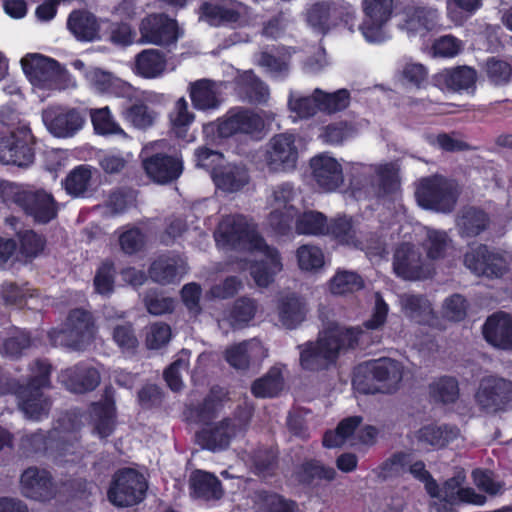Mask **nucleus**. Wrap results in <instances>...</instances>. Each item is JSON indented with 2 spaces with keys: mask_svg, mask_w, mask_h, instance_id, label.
I'll return each mask as SVG.
<instances>
[{
  "mask_svg": "<svg viewBox=\"0 0 512 512\" xmlns=\"http://www.w3.org/2000/svg\"><path fill=\"white\" fill-rule=\"evenodd\" d=\"M218 246L243 251H257L263 259L251 267V276L260 287L270 285L283 265L279 252L269 247L256 230L255 224L245 216H225L214 234Z\"/></svg>",
  "mask_w": 512,
  "mask_h": 512,
  "instance_id": "f257e3e1",
  "label": "nucleus"
},
{
  "mask_svg": "<svg viewBox=\"0 0 512 512\" xmlns=\"http://www.w3.org/2000/svg\"><path fill=\"white\" fill-rule=\"evenodd\" d=\"M361 331L339 325L336 322L326 323L315 343L309 342L301 346L300 363L308 370H318L333 363L340 352L353 347Z\"/></svg>",
  "mask_w": 512,
  "mask_h": 512,
  "instance_id": "f03ea898",
  "label": "nucleus"
},
{
  "mask_svg": "<svg viewBox=\"0 0 512 512\" xmlns=\"http://www.w3.org/2000/svg\"><path fill=\"white\" fill-rule=\"evenodd\" d=\"M22 69L33 86L48 90L76 87V81L55 60L42 54L30 53L21 59Z\"/></svg>",
  "mask_w": 512,
  "mask_h": 512,
  "instance_id": "7ed1b4c3",
  "label": "nucleus"
},
{
  "mask_svg": "<svg viewBox=\"0 0 512 512\" xmlns=\"http://www.w3.org/2000/svg\"><path fill=\"white\" fill-rule=\"evenodd\" d=\"M2 194L4 201L17 204L39 223H47L57 215L52 195L44 190H24L8 183L2 187Z\"/></svg>",
  "mask_w": 512,
  "mask_h": 512,
  "instance_id": "20e7f679",
  "label": "nucleus"
},
{
  "mask_svg": "<svg viewBox=\"0 0 512 512\" xmlns=\"http://www.w3.org/2000/svg\"><path fill=\"white\" fill-rule=\"evenodd\" d=\"M51 367L44 361H36L32 368V377L29 383L18 392L19 407L30 419L39 420L46 416L50 402L40 391L49 386V374Z\"/></svg>",
  "mask_w": 512,
  "mask_h": 512,
  "instance_id": "39448f33",
  "label": "nucleus"
},
{
  "mask_svg": "<svg viewBox=\"0 0 512 512\" xmlns=\"http://www.w3.org/2000/svg\"><path fill=\"white\" fill-rule=\"evenodd\" d=\"M298 197L297 189L289 182L271 188L266 202L270 209L267 222L276 232L285 234L290 229L293 219L298 214Z\"/></svg>",
  "mask_w": 512,
  "mask_h": 512,
  "instance_id": "423d86ee",
  "label": "nucleus"
},
{
  "mask_svg": "<svg viewBox=\"0 0 512 512\" xmlns=\"http://www.w3.org/2000/svg\"><path fill=\"white\" fill-rule=\"evenodd\" d=\"M95 328L89 312L76 309L70 312L64 328L49 333L54 346H66L73 350L85 349L93 340Z\"/></svg>",
  "mask_w": 512,
  "mask_h": 512,
  "instance_id": "0eeeda50",
  "label": "nucleus"
},
{
  "mask_svg": "<svg viewBox=\"0 0 512 512\" xmlns=\"http://www.w3.org/2000/svg\"><path fill=\"white\" fill-rule=\"evenodd\" d=\"M367 372L374 381L369 385L364 383L360 375H357L353 383L363 393H392L395 392L402 381L404 368L396 360L384 358L376 360L367 367Z\"/></svg>",
  "mask_w": 512,
  "mask_h": 512,
  "instance_id": "6e6552de",
  "label": "nucleus"
},
{
  "mask_svg": "<svg viewBox=\"0 0 512 512\" xmlns=\"http://www.w3.org/2000/svg\"><path fill=\"white\" fill-rule=\"evenodd\" d=\"M298 159L299 148L294 134L279 133L268 141L264 153V163L269 172H291L296 169Z\"/></svg>",
  "mask_w": 512,
  "mask_h": 512,
  "instance_id": "1a4fd4ad",
  "label": "nucleus"
},
{
  "mask_svg": "<svg viewBox=\"0 0 512 512\" xmlns=\"http://www.w3.org/2000/svg\"><path fill=\"white\" fill-rule=\"evenodd\" d=\"M147 482L142 474L126 468L118 471L108 491V499L119 507L132 506L144 499Z\"/></svg>",
  "mask_w": 512,
  "mask_h": 512,
  "instance_id": "9d476101",
  "label": "nucleus"
},
{
  "mask_svg": "<svg viewBox=\"0 0 512 512\" xmlns=\"http://www.w3.org/2000/svg\"><path fill=\"white\" fill-rule=\"evenodd\" d=\"M252 415V409H242L234 418L224 419L211 427H207L198 435L203 447L217 451L228 447L232 438L241 434L247 428Z\"/></svg>",
  "mask_w": 512,
  "mask_h": 512,
  "instance_id": "9b49d317",
  "label": "nucleus"
},
{
  "mask_svg": "<svg viewBox=\"0 0 512 512\" xmlns=\"http://www.w3.org/2000/svg\"><path fill=\"white\" fill-rule=\"evenodd\" d=\"M416 198L420 206L439 212H449L456 202V193L451 182L438 176L421 180Z\"/></svg>",
  "mask_w": 512,
  "mask_h": 512,
  "instance_id": "f8f14e48",
  "label": "nucleus"
},
{
  "mask_svg": "<svg viewBox=\"0 0 512 512\" xmlns=\"http://www.w3.org/2000/svg\"><path fill=\"white\" fill-rule=\"evenodd\" d=\"M396 0H363L365 18L360 26L364 38L371 43L386 39L385 25L391 19Z\"/></svg>",
  "mask_w": 512,
  "mask_h": 512,
  "instance_id": "ddd939ff",
  "label": "nucleus"
},
{
  "mask_svg": "<svg viewBox=\"0 0 512 512\" xmlns=\"http://www.w3.org/2000/svg\"><path fill=\"white\" fill-rule=\"evenodd\" d=\"M464 480L465 475L460 472L448 479L440 489L437 486V494L430 495L439 501L434 503L437 512H448L451 506L458 502L484 504L486 499L484 496L477 494L472 488L462 487Z\"/></svg>",
  "mask_w": 512,
  "mask_h": 512,
  "instance_id": "4468645a",
  "label": "nucleus"
},
{
  "mask_svg": "<svg viewBox=\"0 0 512 512\" xmlns=\"http://www.w3.org/2000/svg\"><path fill=\"white\" fill-rule=\"evenodd\" d=\"M42 119L48 131L60 138L72 137L85 123L78 110L62 106L48 107L42 112Z\"/></svg>",
  "mask_w": 512,
  "mask_h": 512,
  "instance_id": "2eb2a0df",
  "label": "nucleus"
},
{
  "mask_svg": "<svg viewBox=\"0 0 512 512\" xmlns=\"http://www.w3.org/2000/svg\"><path fill=\"white\" fill-rule=\"evenodd\" d=\"M475 397L483 409H506L512 405V382L504 378H485L481 381Z\"/></svg>",
  "mask_w": 512,
  "mask_h": 512,
  "instance_id": "dca6fc26",
  "label": "nucleus"
},
{
  "mask_svg": "<svg viewBox=\"0 0 512 512\" xmlns=\"http://www.w3.org/2000/svg\"><path fill=\"white\" fill-rule=\"evenodd\" d=\"M20 488L25 497L38 501L50 500L61 492L49 472L36 467H30L22 473Z\"/></svg>",
  "mask_w": 512,
  "mask_h": 512,
  "instance_id": "f3484780",
  "label": "nucleus"
},
{
  "mask_svg": "<svg viewBox=\"0 0 512 512\" xmlns=\"http://www.w3.org/2000/svg\"><path fill=\"white\" fill-rule=\"evenodd\" d=\"M393 268L398 276L407 280L424 279L432 274L430 266L424 262L421 254L410 243H403L397 247Z\"/></svg>",
  "mask_w": 512,
  "mask_h": 512,
  "instance_id": "a211bd4d",
  "label": "nucleus"
},
{
  "mask_svg": "<svg viewBox=\"0 0 512 512\" xmlns=\"http://www.w3.org/2000/svg\"><path fill=\"white\" fill-rule=\"evenodd\" d=\"M313 180L326 192L337 190L344 182L343 168L338 160L328 154L316 155L310 160Z\"/></svg>",
  "mask_w": 512,
  "mask_h": 512,
  "instance_id": "6ab92c4d",
  "label": "nucleus"
},
{
  "mask_svg": "<svg viewBox=\"0 0 512 512\" xmlns=\"http://www.w3.org/2000/svg\"><path fill=\"white\" fill-rule=\"evenodd\" d=\"M141 40L155 45H167L178 38L175 20L163 14H153L144 18L140 25Z\"/></svg>",
  "mask_w": 512,
  "mask_h": 512,
  "instance_id": "aec40b11",
  "label": "nucleus"
},
{
  "mask_svg": "<svg viewBox=\"0 0 512 512\" xmlns=\"http://www.w3.org/2000/svg\"><path fill=\"white\" fill-rule=\"evenodd\" d=\"M464 264L474 274L486 277H500L507 269L505 260L500 255L489 251L484 245H479L467 252Z\"/></svg>",
  "mask_w": 512,
  "mask_h": 512,
  "instance_id": "412c9836",
  "label": "nucleus"
},
{
  "mask_svg": "<svg viewBox=\"0 0 512 512\" xmlns=\"http://www.w3.org/2000/svg\"><path fill=\"white\" fill-rule=\"evenodd\" d=\"M225 84L210 79H200L189 84L188 91L195 109L201 111L215 110L223 101Z\"/></svg>",
  "mask_w": 512,
  "mask_h": 512,
  "instance_id": "4be33fe9",
  "label": "nucleus"
},
{
  "mask_svg": "<svg viewBox=\"0 0 512 512\" xmlns=\"http://www.w3.org/2000/svg\"><path fill=\"white\" fill-rule=\"evenodd\" d=\"M267 355V349L257 338L233 344L224 352L225 360L237 370H246L249 368L251 361L262 360Z\"/></svg>",
  "mask_w": 512,
  "mask_h": 512,
  "instance_id": "5701e85b",
  "label": "nucleus"
},
{
  "mask_svg": "<svg viewBox=\"0 0 512 512\" xmlns=\"http://www.w3.org/2000/svg\"><path fill=\"white\" fill-rule=\"evenodd\" d=\"M327 234L332 235L340 243L353 245L365 249L368 255L381 256L385 252L383 243L380 240L375 241V245L364 244L357 237V230L350 218L341 217L334 219L326 228Z\"/></svg>",
  "mask_w": 512,
  "mask_h": 512,
  "instance_id": "b1692460",
  "label": "nucleus"
},
{
  "mask_svg": "<svg viewBox=\"0 0 512 512\" xmlns=\"http://www.w3.org/2000/svg\"><path fill=\"white\" fill-rule=\"evenodd\" d=\"M143 168L154 182L166 184L179 178L183 171V163L177 157L155 154L143 160Z\"/></svg>",
  "mask_w": 512,
  "mask_h": 512,
  "instance_id": "393cba45",
  "label": "nucleus"
},
{
  "mask_svg": "<svg viewBox=\"0 0 512 512\" xmlns=\"http://www.w3.org/2000/svg\"><path fill=\"white\" fill-rule=\"evenodd\" d=\"M58 379L69 391L85 393L99 385L100 374L94 367L78 364L61 371Z\"/></svg>",
  "mask_w": 512,
  "mask_h": 512,
  "instance_id": "a878e982",
  "label": "nucleus"
},
{
  "mask_svg": "<svg viewBox=\"0 0 512 512\" xmlns=\"http://www.w3.org/2000/svg\"><path fill=\"white\" fill-rule=\"evenodd\" d=\"M263 127L260 116L249 110L231 111L220 121L218 132L221 137H230L236 133H253Z\"/></svg>",
  "mask_w": 512,
  "mask_h": 512,
  "instance_id": "bb28decb",
  "label": "nucleus"
},
{
  "mask_svg": "<svg viewBox=\"0 0 512 512\" xmlns=\"http://www.w3.org/2000/svg\"><path fill=\"white\" fill-rule=\"evenodd\" d=\"M487 342L503 350H512V316L504 312L490 316L483 327Z\"/></svg>",
  "mask_w": 512,
  "mask_h": 512,
  "instance_id": "cd10ccee",
  "label": "nucleus"
},
{
  "mask_svg": "<svg viewBox=\"0 0 512 512\" xmlns=\"http://www.w3.org/2000/svg\"><path fill=\"white\" fill-rule=\"evenodd\" d=\"M409 467V472L419 481L425 484V488L430 495L437 494V483L432 479L430 473L426 470L425 464L422 461H416L410 463L408 456L405 454H396L389 460L385 461L381 469L384 472V476H389L394 472H397V467Z\"/></svg>",
  "mask_w": 512,
  "mask_h": 512,
  "instance_id": "c85d7f7f",
  "label": "nucleus"
},
{
  "mask_svg": "<svg viewBox=\"0 0 512 512\" xmlns=\"http://www.w3.org/2000/svg\"><path fill=\"white\" fill-rule=\"evenodd\" d=\"M67 28L77 40L90 42L98 38L100 25L91 12L75 10L68 17Z\"/></svg>",
  "mask_w": 512,
  "mask_h": 512,
  "instance_id": "c756f323",
  "label": "nucleus"
},
{
  "mask_svg": "<svg viewBox=\"0 0 512 512\" xmlns=\"http://www.w3.org/2000/svg\"><path fill=\"white\" fill-rule=\"evenodd\" d=\"M85 78L89 86L100 94H115L117 96L124 95L130 86L114 76L111 72L100 68H90L85 72Z\"/></svg>",
  "mask_w": 512,
  "mask_h": 512,
  "instance_id": "7c9ffc66",
  "label": "nucleus"
},
{
  "mask_svg": "<svg viewBox=\"0 0 512 512\" xmlns=\"http://www.w3.org/2000/svg\"><path fill=\"white\" fill-rule=\"evenodd\" d=\"M362 423V417L352 416L343 419L334 432H327L323 438V444L328 448H336L348 444H359L358 432Z\"/></svg>",
  "mask_w": 512,
  "mask_h": 512,
  "instance_id": "2f4dec72",
  "label": "nucleus"
},
{
  "mask_svg": "<svg viewBox=\"0 0 512 512\" xmlns=\"http://www.w3.org/2000/svg\"><path fill=\"white\" fill-rule=\"evenodd\" d=\"M215 185L225 192H237L249 181L247 170L244 166L227 164L219 166L212 172Z\"/></svg>",
  "mask_w": 512,
  "mask_h": 512,
  "instance_id": "473e14b6",
  "label": "nucleus"
},
{
  "mask_svg": "<svg viewBox=\"0 0 512 512\" xmlns=\"http://www.w3.org/2000/svg\"><path fill=\"white\" fill-rule=\"evenodd\" d=\"M186 272L184 261L176 256H162L155 260L149 275L154 282L169 284L178 280Z\"/></svg>",
  "mask_w": 512,
  "mask_h": 512,
  "instance_id": "72a5a7b5",
  "label": "nucleus"
},
{
  "mask_svg": "<svg viewBox=\"0 0 512 512\" xmlns=\"http://www.w3.org/2000/svg\"><path fill=\"white\" fill-rule=\"evenodd\" d=\"M438 21V12L433 8L406 7L403 11L401 27L409 33H420L431 30Z\"/></svg>",
  "mask_w": 512,
  "mask_h": 512,
  "instance_id": "f704fd0d",
  "label": "nucleus"
},
{
  "mask_svg": "<svg viewBox=\"0 0 512 512\" xmlns=\"http://www.w3.org/2000/svg\"><path fill=\"white\" fill-rule=\"evenodd\" d=\"M191 496L204 500H217L223 495L220 481L211 473L196 470L189 479Z\"/></svg>",
  "mask_w": 512,
  "mask_h": 512,
  "instance_id": "c9c22d12",
  "label": "nucleus"
},
{
  "mask_svg": "<svg viewBox=\"0 0 512 512\" xmlns=\"http://www.w3.org/2000/svg\"><path fill=\"white\" fill-rule=\"evenodd\" d=\"M166 66L164 53L158 49H145L136 55L134 71L143 78L153 79L161 76Z\"/></svg>",
  "mask_w": 512,
  "mask_h": 512,
  "instance_id": "e433bc0d",
  "label": "nucleus"
},
{
  "mask_svg": "<svg viewBox=\"0 0 512 512\" xmlns=\"http://www.w3.org/2000/svg\"><path fill=\"white\" fill-rule=\"evenodd\" d=\"M422 246L427 257L431 260L444 259L453 256L455 253L452 239L442 230L427 228Z\"/></svg>",
  "mask_w": 512,
  "mask_h": 512,
  "instance_id": "4c0bfd02",
  "label": "nucleus"
},
{
  "mask_svg": "<svg viewBox=\"0 0 512 512\" xmlns=\"http://www.w3.org/2000/svg\"><path fill=\"white\" fill-rule=\"evenodd\" d=\"M435 81L452 91L467 90L475 84L476 71L467 66L445 69L435 76Z\"/></svg>",
  "mask_w": 512,
  "mask_h": 512,
  "instance_id": "58836bf2",
  "label": "nucleus"
},
{
  "mask_svg": "<svg viewBox=\"0 0 512 512\" xmlns=\"http://www.w3.org/2000/svg\"><path fill=\"white\" fill-rule=\"evenodd\" d=\"M402 312L418 323L429 322L433 317L431 303L422 295L403 293L399 296Z\"/></svg>",
  "mask_w": 512,
  "mask_h": 512,
  "instance_id": "ea45409f",
  "label": "nucleus"
},
{
  "mask_svg": "<svg viewBox=\"0 0 512 512\" xmlns=\"http://www.w3.org/2000/svg\"><path fill=\"white\" fill-rule=\"evenodd\" d=\"M458 435L459 430L456 427L428 425L419 429L415 434V438L424 447H443L456 439Z\"/></svg>",
  "mask_w": 512,
  "mask_h": 512,
  "instance_id": "a19ab883",
  "label": "nucleus"
},
{
  "mask_svg": "<svg viewBox=\"0 0 512 512\" xmlns=\"http://www.w3.org/2000/svg\"><path fill=\"white\" fill-rule=\"evenodd\" d=\"M115 407L110 399L103 403L94 404L91 411L93 433L100 438H106L114 430Z\"/></svg>",
  "mask_w": 512,
  "mask_h": 512,
  "instance_id": "79ce46f5",
  "label": "nucleus"
},
{
  "mask_svg": "<svg viewBox=\"0 0 512 512\" xmlns=\"http://www.w3.org/2000/svg\"><path fill=\"white\" fill-rule=\"evenodd\" d=\"M238 93L244 100L261 104L269 98V90L251 71L243 73L238 79Z\"/></svg>",
  "mask_w": 512,
  "mask_h": 512,
  "instance_id": "37998d69",
  "label": "nucleus"
},
{
  "mask_svg": "<svg viewBox=\"0 0 512 512\" xmlns=\"http://www.w3.org/2000/svg\"><path fill=\"white\" fill-rule=\"evenodd\" d=\"M257 309L255 300L248 297L239 298L223 321L235 329L243 328L255 317Z\"/></svg>",
  "mask_w": 512,
  "mask_h": 512,
  "instance_id": "c03bdc74",
  "label": "nucleus"
},
{
  "mask_svg": "<svg viewBox=\"0 0 512 512\" xmlns=\"http://www.w3.org/2000/svg\"><path fill=\"white\" fill-rule=\"evenodd\" d=\"M304 316V305L297 297L286 296L280 300L278 318L282 326L293 329L303 321Z\"/></svg>",
  "mask_w": 512,
  "mask_h": 512,
  "instance_id": "a18cd8bd",
  "label": "nucleus"
},
{
  "mask_svg": "<svg viewBox=\"0 0 512 512\" xmlns=\"http://www.w3.org/2000/svg\"><path fill=\"white\" fill-rule=\"evenodd\" d=\"M335 9L329 3L318 2L313 4L306 13L308 25L315 31L325 34L332 26Z\"/></svg>",
  "mask_w": 512,
  "mask_h": 512,
  "instance_id": "49530a36",
  "label": "nucleus"
},
{
  "mask_svg": "<svg viewBox=\"0 0 512 512\" xmlns=\"http://www.w3.org/2000/svg\"><path fill=\"white\" fill-rule=\"evenodd\" d=\"M16 135V132H12L9 136L0 138V162L25 167L33 162L34 152L24 145L21 156L13 154L12 146L16 143Z\"/></svg>",
  "mask_w": 512,
  "mask_h": 512,
  "instance_id": "de8ad7c7",
  "label": "nucleus"
},
{
  "mask_svg": "<svg viewBox=\"0 0 512 512\" xmlns=\"http://www.w3.org/2000/svg\"><path fill=\"white\" fill-rule=\"evenodd\" d=\"M488 222L489 219L482 210L468 208L459 217L457 226L462 235L476 236L485 230Z\"/></svg>",
  "mask_w": 512,
  "mask_h": 512,
  "instance_id": "09e8293b",
  "label": "nucleus"
},
{
  "mask_svg": "<svg viewBox=\"0 0 512 512\" xmlns=\"http://www.w3.org/2000/svg\"><path fill=\"white\" fill-rule=\"evenodd\" d=\"M283 388V378L279 368H271L267 374L253 382L251 391L260 398L276 396Z\"/></svg>",
  "mask_w": 512,
  "mask_h": 512,
  "instance_id": "8fccbe9b",
  "label": "nucleus"
},
{
  "mask_svg": "<svg viewBox=\"0 0 512 512\" xmlns=\"http://www.w3.org/2000/svg\"><path fill=\"white\" fill-rule=\"evenodd\" d=\"M90 117L94 130L97 134L104 136L120 135L124 138H128L125 131L113 119L108 107L91 109Z\"/></svg>",
  "mask_w": 512,
  "mask_h": 512,
  "instance_id": "3c124183",
  "label": "nucleus"
},
{
  "mask_svg": "<svg viewBox=\"0 0 512 512\" xmlns=\"http://www.w3.org/2000/svg\"><path fill=\"white\" fill-rule=\"evenodd\" d=\"M364 287V281L353 271L340 270L330 280L329 288L335 295L354 293Z\"/></svg>",
  "mask_w": 512,
  "mask_h": 512,
  "instance_id": "603ef678",
  "label": "nucleus"
},
{
  "mask_svg": "<svg viewBox=\"0 0 512 512\" xmlns=\"http://www.w3.org/2000/svg\"><path fill=\"white\" fill-rule=\"evenodd\" d=\"M297 479L302 483H310L314 479L331 481L335 478L336 471L332 467L325 466L318 461L304 462L296 472Z\"/></svg>",
  "mask_w": 512,
  "mask_h": 512,
  "instance_id": "864d4df0",
  "label": "nucleus"
},
{
  "mask_svg": "<svg viewBox=\"0 0 512 512\" xmlns=\"http://www.w3.org/2000/svg\"><path fill=\"white\" fill-rule=\"evenodd\" d=\"M430 394L436 401L453 403L459 397L458 382L453 377H441L430 385Z\"/></svg>",
  "mask_w": 512,
  "mask_h": 512,
  "instance_id": "5fc2aeb1",
  "label": "nucleus"
},
{
  "mask_svg": "<svg viewBox=\"0 0 512 512\" xmlns=\"http://www.w3.org/2000/svg\"><path fill=\"white\" fill-rule=\"evenodd\" d=\"M326 228V217L320 212L308 211L300 215L296 220V231L299 234H325Z\"/></svg>",
  "mask_w": 512,
  "mask_h": 512,
  "instance_id": "6e6d98bb",
  "label": "nucleus"
},
{
  "mask_svg": "<svg viewBox=\"0 0 512 512\" xmlns=\"http://www.w3.org/2000/svg\"><path fill=\"white\" fill-rule=\"evenodd\" d=\"M298 266L304 271H316L324 265V254L313 245H302L296 251Z\"/></svg>",
  "mask_w": 512,
  "mask_h": 512,
  "instance_id": "4d7b16f0",
  "label": "nucleus"
},
{
  "mask_svg": "<svg viewBox=\"0 0 512 512\" xmlns=\"http://www.w3.org/2000/svg\"><path fill=\"white\" fill-rule=\"evenodd\" d=\"M90 180V169L85 166H78L67 175L64 182L65 189L72 196H80L88 189Z\"/></svg>",
  "mask_w": 512,
  "mask_h": 512,
  "instance_id": "13d9d810",
  "label": "nucleus"
},
{
  "mask_svg": "<svg viewBox=\"0 0 512 512\" xmlns=\"http://www.w3.org/2000/svg\"><path fill=\"white\" fill-rule=\"evenodd\" d=\"M316 95L320 97V109L328 113L341 111L350 102V93L346 89H340L334 93H325L320 89H316Z\"/></svg>",
  "mask_w": 512,
  "mask_h": 512,
  "instance_id": "bf43d9fd",
  "label": "nucleus"
},
{
  "mask_svg": "<svg viewBox=\"0 0 512 512\" xmlns=\"http://www.w3.org/2000/svg\"><path fill=\"white\" fill-rule=\"evenodd\" d=\"M203 12L212 25L236 22L239 19L237 11L218 2L206 3L203 6Z\"/></svg>",
  "mask_w": 512,
  "mask_h": 512,
  "instance_id": "052dcab7",
  "label": "nucleus"
},
{
  "mask_svg": "<svg viewBox=\"0 0 512 512\" xmlns=\"http://www.w3.org/2000/svg\"><path fill=\"white\" fill-rule=\"evenodd\" d=\"M288 105L290 110L295 112L300 118H308L320 109V97L316 95V90L311 97H300L291 93Z\"/></svg>",
  "mask_w": 512,
  "mask_h": 512,
  "instance_id": "680f3d73",
  "label": "nucleus"
},
{
  "mask_svg": "<svg viewBox=\"0 0 512 512\" xmlns=\"http://www.w3.org/2000/svg\"><path fill=\"white\" fill-rule=\"evenodd\" d=\"M188 356L187 352L182 351L179 358L164 372V378L173 391H179L183 386L182 376L188 370Z\"/></svg>",
  "mask_w": 512,
  "mask_h": 512,
  "instance_id": "e2e57ef3",
  "label": "nucleus"
},
{
  "mask_svg": "<svg viewBox=\"0 0 512 512\" xmlns=\"http://www.w3.org/2000/svg\"><path fill=\"white\" fill-rule=\"evenodd\" d=\"M379 189L377 191L378 196L386 195L397 188L398 184V168L393 163L379 165L376 169Z\"/></svg>",
  "mask_w": 512,
  "mask_h": 512,
  "instance_id": "0e129e2a",
  "label": "nucleus"
},
{
  "mask_svg": "<svg viewBox=\"0 0 512 512\" xmlns=\"http://www.w3.org/2000/svg\"><path fill=\"white\" fill-rule=\"evenodd\" d=\"M144 304L147 311L153 315H162L172 312L174 309V300L156 290H148L146 292Z\"/></svg>",
  "mask_w": 512,
  "mask_h": 512,
  "instance_id": "69168bd1",
  "label": "nucleus"
},
{
  "mask_svg": "<svg viewBox=\"0 0 512 512\" xmlns=\"http://www.w3.org/2000/svg\"><path fill=\"white\" fill-rule=\"evenodd\" d=\"M486 73L492 83L504 85L512 78V65L507 61L491 58L486 63Z\"/></svg>",
  "mask_w": 512,
  "mask_h": 512,
  "instance_id": "338daca9",
  "label": "nucleus"
},
{
  "mask_svg": "<svg viewBox=\"0 0 512 512\" xmlns=\"http://www.w3.org/2000/svg\"><path fill=\"white\" fill-rule=\"evenodd\" d=\"M256 503L264 512H293L292 503L283 500L276 494L259 492L256 495Z\"/></svg>",
  "mask_w": 512,
  "mask_h": 512,
  "instance_id": "774afa93",
  "label": "nucleus"
}]
</instances>
